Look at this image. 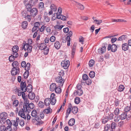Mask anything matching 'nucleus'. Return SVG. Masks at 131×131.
I'll return each mask as SVG.
<instances>
[{"instance_id":"79ce46f5","label":"nucleus","mask_w":131,"mask_h":131,"mask_svg":"<svg viewBox=\"0 0 131 131\" xmlns=\"http://www.w3.org/2000/svg\"><path fill=\"white\" fill-rule=\"evenodd\" d=\"M16 91L17 92V95L18 96H20L21 95L22 92L21 90H19L17 88L16 89Z\"/></svg>"},{"instance_id":"6e6d98bb","label":"nucleus","mask_w":131,"mask_h":131,"mask_svg":"<svg viewBox=\"0 0 131 131\" xmlns=\"http://www.w3.org/2000/svg\"><path fill=\"white\" fill-rule=\"evenodd\" d=\"M40 25V23L39 22H36L35 23L34 25V27H37L38 28H39V26Z\"/></svg>"},{"instance_id":"0e129e2a","label":"nucleus","mask_w":131,"mask_h":131,"mask_svg":"<svg viewBox=\"0 0 131 131\" xmlns=\"http://www.w3.org/2000/svg\"><path fill=\"white\" fill-rule=\"evenodd\" d=\"M95 76V72L93 71H91V78H93Z\"/></svg>"},{"instance_id":"bf43d9fd","label":"nucleus","mask_w":131,"mask_h":131,"mask_svg":"<svg viewBox=\"0 0 131 131\" xmlns=\"http://www.w3.org/2000/svg\"><path fill=\"white\" fill-rule=\"evenodd\" d=\"M38 105L40 108L43 107L44 106L43 103L41 101H40L38 104Z\"/></svg>"},{"instance_id":"72a5a7b5","label":"nucleus","mask_w":131,"mask_h":131,"mask_svg":"<svg viewBox=\"0 0 131 131\" xmlns=\"http://www.w3.org/2000/svg\"><path fill=\"white\" fill-rule=\"evenodd\" d=\"M124 88L125 87L123 85H120L118 87V91L119 92L122 91L124 90Z\"/></svg>"},{"instance_id":"13d9d810","label":"nucleus","mask_w":131,"mask_h":131,"mask_svg":"<svg viewBox=\"0 0 131 131\" xmlns=\"http://www.w3.org/2000/svg\"><path fill=\"white\" fill-rule=\"evenodd\" d=\"M75 49H74V48H72L71 52V57L72 58H73L74 57V55L75 54Z\"/></svg>"},{"instance_id":"c03bdc74","label":"nucleus","mask_w":131,"mask_h":131,"mask_svg":"<svg viewBox=\"0 0 131 131\" xmlns=\"http://www.w3.org/2000/svg\"><path fill=\"white\" fill-rule=\"evenodd\" d=\"M114 113L115 115H118L119 113V109L118 108H116L114 111Z\"/></svg>"},{"instance_id":"6e6552de","label":"nucleus","mask_w":131,"mask_h":131,"mask_svg":"<svg viewBox=\"0 0 131 131\" xmlns=\"http://www.w3.org/2000/svg\"><path fill=\"white\" fill-rule=\"evenodd\" d=\"M82 87L81 84H77L76 86L77 91L76 92L79 96H81L83 94V91L82 89Z\"/></svg>"},{"instance_id":"58836bf2","label":"nucleus","mask_w":131,"mask_h":131,"mask_svg":"<svg viewBox=\"0 0 131 131\" xmlns=\"http://www.w3.org/2000/svg\"><path fill=\"white\" fill-rule=\"evenodd\" d=\"M63 27V25H56L54 26L55 28L57 30L61 29Z\"/></svg>"},{"instance_id":"412c9836","label":"nucleus","mask_w":131,"mask_h":131,"mask_svg":"<svg viewBox=\"0 0 131 131\" xmlns=\"http://www.w3.org/2000/svg\"><path fill=\"white\" fill-rule=\"evenodd\" d=\"M51 99L50 98H46L44 100V103L46 106H48L50 105Z\"/></svg>"},{"instance_id":"de8ad7c7","label":"nucleus","mask_w":131,"mask_h":131,"mask_svg":"<svg viewBox=\"0 0 131 131\" xmlns=\"http://www.w3.org/2000/svg\"><path fill=\"white\" fill-rule=\"evenodd\" d=\"M18 104L19 102L17 100H16L14 101L13 103V105L15 106H18Z\"/></svg>"},{"instance_id":"c9c22d12","label":"nucleus","mask_w":131,"mask_h":131,"mask_svg":"<svg viewBox=\"0 0 131 131\" xmlns=\"http://www.w3.org/2000/svg\"><path fill=\"white\" fill-rule=\"evenodd\" d=\"M29 75V71H25L24 74V78L26 79L27 78Z\"/></svg>"},{"instance_id":"5fc2aeb1","label":"nucleus","mask_w":131,"mask_h":131,"mask_svg":"<svg viewBox=\"0 0 131 131\" xmlns=\"http://www.w3.org/2000/svg\"><path fill=\"white\" fill-rule=\"evenodd\" d=\"M113 116V114L111 113L108 114V116L107 118L109 119H112Z\"/></svg>"},{"instance_id":"2f4dec72","label":"nucleus","mask_w":131,"mask_h":131,"mask_svg":"<svg viewBox=\"0 0 131 131\" xmlns=\"http://www.w3.org/2000/svg\"><path fill=\"white\" fill-rule=\"evenodd\" d=\"M72 112L74 114H76L78 111V109L77 107L74 106L72 108Z\"/></svg>"},{"instance_id":"bb28decb","label":"nucleus","mask_w":131,"mask_h":131,"mask_svg":"<svg viewBox=\"0 0 131 131\" xmlns=\"http://www.w3.org/2000/svg\"><path fill=\"white\" fill-rule=\"evenodd\" d=\"M39 48L40 49L42 50H45V49H46V48H47V46L45 43H43L40 45Z\"/></svg>"},{"instance_id":"e2e57ef3","label":"nucleus","mask_w":131,"mask_h":131,"mask_svg":"<svg viewBox=\"0 0 131 131\" xmlns=\"http://www.w3.org/2000/svg\"><path fill=\"white\" fill-rule=\"evenodd\" d=\"M56 39V38L54 36H51L50 39V41L51 42H54L55 41Z\"/></svg>"},{"instance_id":"f257e3e1","label":"nucleus","mask_w":131,"mask_h":131,"mask_svg":"<svg viewBox=\"0 0 131 131\" xmlns=\"http://www.w3.org/2000/svg\"><path fill=\"white\" fill-rule=\"evenodd\" d=\"M20 89L22 91L25 89V92L27 91L28 92H31L32 90V86L31 85L28 84L27 87V85L25 81L23 82L22 81L20 84Z\"/></svg>"},{"instance_id":"7ed1b4c3","label":"nucleus","mask_w":131,"mask_h":131,"mask_svg":"<svg viewBox=\"0 0 131 131\" xmlns=\"http://www.w3.org/2000/svg\"><path fill=\"white\" fill-rule=\"evenodd\" d=\"M7 116V114L6 113L3 112L0 114V123H2V122L4 123L6 122V118Z\"/></svg>"},{"instance_id":"2eb2a0df","label":"nucleus","mask_w":131,"mask_h":131,"mask_svg":"<svg viewBox=\"0 0 131 131\" xmlns=\"http://www.w3.org/2000/svg\"><path fill=\"white\" fill-rule=\"evenodd\" d=\"M57 86L55 83H52L50 85V90L51 91H53L56 88H57Z\"/></svg>"},{"instance_id":"4468645a","label":"nucleus","mask_w":131,"mask_h":131,"mask_svg":"<svg viewBox=\"0 0 131 131\" xmlns=\"http://www.w3.org/2000/svg\"><path fill=\"white\" fill-rule=\"evenodd\" d=\"M19 64L18 62L16 61H14L12 64V66L13 67H15V69H17L19 70Z\"/></svg>"},{"instance_id":"4d7b16f0","label":"nucleus","mask_w":131,"mask_h":131,"mask_svg":"<svg viewBox=\"0 0 131 131\" xmlns=\"http://www.w3.org/2000/svg\"><path fill=\"white\" fill-rule=\"evenodd\" d=\"M6 122L8 126H12V122H11L9 119H7L6 120Z\"/></svg>"},{"instance_id":"4c0bfd02","label":"nucleus","mask_w":131,"mask_h":131,"mask_svg":"<svg viewBox=\"0 0 131 131\" xmlns=\"http://www.w3.org/2000/svg\"><path fill=\"white\" fill-rule=\"evenodd\" d=\"M50 8L51 10L54 12L56 11L57 10L56 6L54 4L51 5Z\"/></svg>"},{"instance_id":"dca6fc26","label":"nucleus","mask_w":131,"mask_h":131,"mask_svg":"<svg viewBox=\"0 0 131 131\" xmlns=\"http://www.w3.org/2000/svg\"><path fill=\"white\" fill-rule=\"evenodd\" d=\"M29 93L28 94V98L31 100L34 99L35 96V94L33 92H29Z\"/></svg>"},{"instance_id":"393cba45","label":"nucleus","mask_w":131,"mask_h":131,"mask_svg":"<svg viewBox=\"0 0 131 131\" xmlns=\"http://www.w3.org/2000/svg\"><path fill=\"white\" fill-rule=\"evenodd\" d=\"M75 5L78 7L80 8L81 10H83L84 8V6L83 5L81 4L78 2H76Z\"/></svg>"},{"instance_id":"9b49d317","label":"nucleus","mask_w":131,"mask_h":131,"mask_svg":"<svg viewBox=\"0 0 131 131\" xmlns=\"http://www.w3.org/2000/svg\"><path fill=\"white\" fill-rule=\"evenodd\" d=\"M106 48L105 46L99 48L97 50V52L100 54H103L105 53L106 51Z\"/></svg>"},{"instance_id":"ea45409f","label":"nucleus","mask_w":131,"mask_h":131,"mask_svg":"<svg viewBox=\"0 0 131 131\" xmlns=\"http://www.w3.org/2000/svg\"><path fill=\"white\" fill-rule=\"evenodd\" d=\"M80 99L78 97H76L75 99L74 102L77 104H79L80 102Z\"/></svg>"},{"instance_id":"39448f33","label":"nucleus","mask_w":131,"mask_h":131,"mask_svg":"<svg viewBox=\"0 0 131 131\" xmlns=\"http://www.w3.org/2000/svg\"><path fill=\"white\" fill-rule=\"evenodd\" d=\"M38 12V9L36 8H32L28 12V13L31 15L33 17H35L37 15Z\"/></svg>"},{"instance_id":"69168bd1","label":"nucleus","mask_w":131,"mask_h":131,"mask_svg":"<svg viewBox=\"0 0 131 131\" xmlns=\"http://www.w3.org/2000/svg\"><path fill=\"white\" fill-rule=\"evenodd\" d=\"M69 31V29L68 27L64 28L63 29V31L65 33H67Z\"/></svg>"},{"instance_id":"a878e982","label":"nucleus","mask_w":131,"mask_h":131,"mask_svg":"<svg viewBox=\"0 0 131 131\" xmlns=\"http://www.w3.org/2000/svg\"><path fill=\"white\" fill-rule=\"evenodd\" d=\"M61 87L59 85L57 86V88L54 90L56 93L60 94L61 93V89L60 88Z\"/></svg>"},{"instance_id":"ddd939ff","label":"nucleus","mask_w":131,"mask_h":131,"mask_svg":"<svg viewBox=\"0 0 131 131\" xmlns=\"http://www.w3.org/2000/svg\"><path fill=\"white\" fill-rule=\"evenodd\" d=\"M18 56V53H16L14 55H12L10 56L9 58V60L10 62H13L15 60V58H17Z\"/></svg>"},{"instance_id":"f704fd0d","label":"nucleus","mask_w":131,"mask_h":131,"mask_svg":"<svg viewBox=\"0 0 131 131\" xmlns=\"http://www.w3.org/2000/svg\"><path fill=\"white\" fill-rule=\"evenodd\" d=\"M30 64L29 63H28L25 67V69L26 71H29L30 69Z\"/></svg>"},{"instance_id":"aec40b11","label":"nucleus","mask_w":131,"mask_h":131,"mask_svg":"<svg viewBox=\"0 0 131 131\" xmlns=\"http://www.w3.org/2000/svg\"><path fill=\"white\" fill-rule=\"evenodd\" d=\"M61 44L59 41H56L54 43V47L57 49H59L61 47Z\"/></svg>"},{"instance_id":"423d86ee","label":"nucleus","mask_w":131,"mask_h":131,"mask_svg":"<svg viewBox=\"0 0 131 131\" xmlns=\"http://www.w3.org/2000/svg\"><path fill=\"white\" fill-rule=\"evenodd\" d=\"M70 65V62L69 60L63 61L61 63V66L65 69L68 68Z\"/></svg>"},{"instance_id":"603ef678","label":"nucleus","mask_w":131,"mask_h":131,"mask_svg":"<svg viewBox=\"0 0 131 131\" xmlns=\"http://www.w3.org/2000/svg\"><path fill=\"white\" fill-rule=\"evenodd\" d=\"M5 126L4 125H1L0 126V131H5Z\"/></svg>"},{"instance_id":"338daca9","label":"nucleus","mask_w":131,"mask_h":131,"mask_svg":"<svg viewBox=\"0 0 131 131\" xmlns=\"http://www.w3.org/2000/svg\"><path fill=\"white\" fill-rule=\"evenodd\" d=\"M44 3L42 2H40L39 4V8H41L44 6Z\"/></svg>"},{"instance_id":"7c9ffc66","label":"nucleus","mask_w":131,"mask_h":131,"mask_svg":"<svg viewBox=\"0 0 131 131\" xmlns=\"http://www.w3.org/2000/svg\"><path fill=\"white\" fill-rule=\"evenodd\" d=\"M48 108L45 110L44 112L45 113L48 114L49 113H51L52 112V110L50 108V107H48Z\"/></svg>"},{"instance_id":"5701e85b","label":"nucleus","mask_w":131,"mask_h":131,"mask_svg":"<svg viewBox=\"0 0 131 131\" xmlns=\"http://www.w3.org/2000/svg\"><path fill=\"white\" fill-rule=\"evenodd\" d=\"M69 107L67 111L66 112L68 115H69L70 114V112L71 111L73 107L71 103H69Z\"/></svg>"},{"instance_id":"e433bc0d","label":"nucleus","mask_w":131,"mask_h":131,"mask_svg":"<svg viewBox=\"0 0 131 131\" xmlns=\"http://www.w3.org/2000/svg\"><path fill=\"white\" fill-rule=\"evenodd\" d=\"M37 113L35 110H33L31 112V115L32 116L35 117L37 116Z\"/></svg>"},{"instance_id":"a18cd8bd","label":"nucleus","mask_w":131,"mask_h":131,"mask_svg":"<svg viewBox=\"0 0 131 131\" xmlns=\"http://www.w3.org/2000/svg\"><path fill=\"white\" fill-rule=\"evenodd\" d=\"M19 124L21 126H23L25 125V122L23 119H21L19 122Z\"/></svg>"},{"instance_id":"1a4fd4ad","label":"nucleus","mask_w":131,"mask_h":131,"mask_svg":"<svg viewBox=\"0 0 131 131\" xmlns=\"http://www.w3.org/2000/svg\"><path fill=\"white\" fill-rule=\"evenodd\" d=\"M55 94L54 93H52L50 95L51 102L50 103L52 105H54L56 102V99L55 97Z\"/></svg>"},{"instance_id":"f8f14e48","label":"nucleus","mask_w":131,"mask_h":131,"mask_svg":"<svg viewBox=\"0 0 131 131\" xmlns=\"http://www.w3.org/2000/svg\"><path fill=\"white\" fill-rule=\"evenodd\" d=\"M19 50V47L18 46L15 45L14 46L12 49V51L14 53L13 54L14 55L15 54L17 53V52Z\"/></svg>"},{"instance_id":"a211bd4d","label":"nucleus","mask_w":131,"mask_h":131,"mask_svg":"<svg viewBox=\"0 0 131 131\" xmlns=\"http://www.w3.org/2000/svg\"><path fill=\"white\" fill-rule=\"evenodd\" d=\"M26 7L25 8L27 10V12L28 13V12L32 8V5L29 3H27V4H26L25 6Z\"/></svg>"},{"instance_id":"20e7f679","label":"nucleus","mask_w":131,"mask_h":131,"mask_svg":"<svg viewBox=\"0 0 131 131\" xmlns=\"http://www.w3.org/2000/svg\"><path fill=\"white\" fill-rule=\"evenodd\" d=\"M56 82L59 84V85L62 86L64 82V79H62V77H58L56 78Z\"/></svg>"},{"instance_id":"774afa93","label":"nucleus","mask_w":131,"mask_h":131,"mask_svg":"<svg viewBox=\"0 0 131 131\" xmlns=\"http://www.w3.org/2000/svg\"><path fill=\"white\" fill-rule=\"evenodd\" d=\"M108 119L107 117H105L102 119V122L103 123L105 124L107 122Z\"/></svg>"},{"instance_id":"c756f323","label":"nucleus","mask_w":131,"mask_h":131,"mask_svg":"<svg viewBox=\"0 0 131 131\" xmlns=\"http://www.w3.org/2000/svg\"><path fill=\"white\" fill-rule=\"evenodd\" d=\"M25 102H26V104H25V107L24 106L23 107L24 110H25V108L26 109V111H28L29 112V111H30V110H29L28 111L27 108H28V105H29V102L28 100L27 99H25Z\"/></svg>"},{"instance_id":"0eeeda50","label":"nucleus","mask_w":131,"mask_h":131,"mask_svg":"<svg viewBox=\"0 0 131 131\" xmlns=\"http://www.w3.org/2000/svg\"><path fill=\"white\" fill-rule=\"evenodd\" d=\"M117 46L114 44H112L111 46L110 44L109 45L107 48L108 50H111V51L113 52H115L117 50Z\"/></svg>"},{"instance_id":"6ab92c4d","label":"nucleus","mask_w":131,"mask_h":131,"mask_svg":"<svg viewBox=\"0 0 131 131\" xmlns=\"http://www.w3.org/2000/svg\"><path fill=\"white\" fill-rule=\"evenodd\" d=\"M128 45L127 43L123 44L122 45V49L124 51H126L128 49Z\"/></svg>"},{"instance_id":"f03ea898","label":"nucleus","mask_w":131,"mask_h":131,"mask_svg":"<svg viewBox=\"0 0 131 131\" xmlns=\"http://www.w3.org/2000/svg\"><path fill=\"white\" fill-rule=\"evenodd\" d=\"M23 45L22 48H23L25 51H27L29 53H30L32 51V47L30 45L26 43L25 41H24L23 43Z\"/></svg>"},{"instance_id":"49530a36","label":"nucleus","mask_w":131,"mask_h":131,"mask_svg":"<svg viewBox=\"0 0 131 131\" xmlns=\"http://www.w3.org/2000/svg\"><path fill=\"white\" fill-rule=\"evenodd\" d=\"M39 29V28H38L37 27H35L34 26L33 28H32V32H34L35 31H36L37 32L38 31Z\"/></svg>"},{"instance_id":"680f3d73","label":"nucleus","mask_w":131,"mask_h":131,"mask_svg":"<svg viewBox=\"0 0 131 131\" xmlns=\"http://www.w3.org/2000/svg\"><path fill=\"white\" fill-rule=\"evenodd\" d=\"M24 113V110L23 108L21 109L18 112V115L19 116L22 115V114Z\"/></svg>"},{"instance_id":"9d476101","label":"nucleus","mask_w":131,"mask_h":131,"mask_svg":"<svg viewBox=\"0 0 131 131\" xmlns=\"http://www.w3.org/2000/svg\"><path fill=\"white\" fill-rule=\"evenodd\" d=\"M19 70L17 69H15V67H13L11 71V73L12 75H15L17 74H19Z\"/></svg>"},{"instance_id":"b1692460","label":"nucleus","mask_w":131,"mask_h":131,"mask_svg":"<svg viewBox=\"0 0 131 131\" xmlns=\"http://www.w3.org/2000/svg\"><path fill=\"white\" fill-rule=\"evenodd\" d=\"M75 122V120L74 118L71 119L69 121L68 124L69 126H72L74 125Z\"/></svg>"},{"instance_id":"4be33fe9","label":"nucleus","mask_w":131,"mask_h":131,"mask_svg":"<svg viewBox=\"0 0 131 131\" xmlns=\"http://www.w3.org/2000/svg\"><path fill=\"white\" fill-rule=\"evenodd\" d=\"M127 36L126 35H123L117 39L118 41H123L127 39Z\"/></svg>"},{"instance_id":"f3484780","label":"nucleus","mask_w":131,"mask_h":131,"mask_svg":"<svg viewBox=\"0 0 131 131\" xmlns=\"http://www.w3.org/2000/svg\"><path fill=\"white\" fill-rule=\"evenodd\" d=\"M57 18L58 19H61L63 20H65L66 19V17L65 16L61 14L58 15V13L57 14Z\"/></svg>"},{"instance_id":"37998d69","label":"nucleus","mask_w":131,"mask_h":131,"mask_svg":"<svg viewBox=\"0 0 131 131\" xmlns=\"http://www.w3.org/2000/svg\"><path fill=\"white\" fill-rule=\"evenodd\" d=\"M5 131H11L12 128L10 126H8L6 127H5Z\"/></svg>"},{"instance_id":"052dcab7","label":"nucleus","mask_w":131,"mask_h":131,"mask_svg":"<svg viewBox=\"0 0 131 131\" xmlns=\"http://www.w3.org/2000/svg\"><path fill=\"white\" fill-rule=\"evenodd\" d=\"M29 14V13H28L27 12V11L26 12H22L21 14L22 15V16L23 17L25 18L26 16L27 15H28V14Z\"/></svg>"},{"instance_id":"864d4df0","label":"nucleus","mask_w":131,"mask_h":131,"mask_svg":"<svg viewBox=\"0 0 131 131\" xmlns=\"http://www.w3.org/2000/svg\"><path fill=\"white\" fill-rule=\"evenodd\" d=\"M116 124L115 122H113L111 124V128L112 129H114L116 127Z\"/></svg>"},{"instance_id":"473e14b6","label":"nucleus","mask_w":131,"mask_h":131,"mask_svg":"<svg viewBox=\"0 0 131 131\" xmlns=\"http://www.w3.org/2000/svg\"><path fill=\"white\" fill-rule=\"evenodd\" d=\"M32 16V15L30 14H28V15H27L25 18L27 19L28 21L30 22L32 19L31 17Z\"/></svg>"},{"instance_id":"cd10ccee","label":"nucleus","mask_w":131,"mask_h":131,"mask_svg":"<svg viewBox=\"0 0 131 131\" xmlns=\"http://www.w3.org/2000/svg\"><path fill=\"white\" fill-rule=\"evenodd\" d=\"M127 113H123L120 116V118L122 120L124 119L127 117Z\"/></svg>"},{"instance_id":"c85d7f7f","label":"nucleus","mask_w":131,"mask_h":131,"mask_svg":"<svg viewBox=\"0 0 131 131\" xmlns=\"http://www.w3.org/2000/svg\"><path fill=\"white\" fill-rule=\"evenodd\" d=\"M28 25L27 22L26 21H24L22 22L21 26L23 28L25 29L27 28Z\"/></svg>"},{"instance_id":"09e8293b","label":"nucleus","mask_w":131,"mask_h":131,"mask_svg":"<svg viewBox=\"0 0 131 131\" xmlns=\"http://www.w3.org/2000/svg\"><path fill=\"white\" fill-rule=\"evenodd\" d=\"M44 20L45 21L47 22H49L50 20V18L47 15L44 16Z\"/></svg>"},{"instance_id":"a19ab883","label":"nucleus","mask_w":131,"mask_h":131,"mask_svg":"<svg viewBox=\"0 0 131 131\" xmlns=\"http://www.w3.org/2000/svg\"><path fill=\"white\" fill-rule=\"evenodd\" d=\"M82 79L83 80H87L88 79V76L85 74H83L82 76Z\"/></svg>"},{"instance_id":"8fccbe9b","label":"nucleus","mask_w":131,"mask_h":131,"mask_svg":"<svg viewBox=\"0 0 131 131\" xmlns=\"http://www.w3.org/2000/svg\"><path fill=\"white\" fill-rule=\"evenodd\" d=\"M34 104L32 103H31L29 105H28V107L29 106V107L30 109H33L34 107Z\"/></svg>"},{"instance_id":"3c124183","label":"nucleus","mask_w":131,"mask_h":131,"mask_svg":"<svg viewBox=\"0 0 131 131\" xmlns=\"http://www.w3.org/2000/svg\"><path fill=\"white\" fill-rule=\"evenodd\" d=\"M12 123L13 122V125L15 127H17L18 126V122L15 120H12Z\"/></svg>"}]
</instances>
